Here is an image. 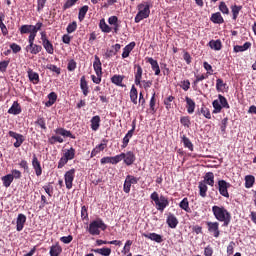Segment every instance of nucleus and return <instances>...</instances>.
Returning a JSON list of instances; mask_svg holds the SVG:
<instances>
[{
  "mask_svg": "<svg viewBox=\"0 0 256 256\" xmlns=\"http://www.w3.org/2000/svg\"><path fill=\"white\" fill-rule=\"evenodd\" d=\"M212 213L217 221L223 223V227H229V223H231V213L227 211L225 206H213Z\"/></svg>",
  "mask_w": 256,
  "mask_h": 256,
  "instance_id": "1",
  "label": "nucleus"
},
{
  "mask_svg": "<svg viewBox=\"0 0 256 256\" xmlns=\"http://www.w3.org/2000/svg\"><path fill=\"white\" fill-rule=\"evenodd\" d=\"M150 199H151V201L154 202L157 211H161V213H163L165 211V209H167V207H169V198H167L164 195L159 196V193H157L156 191H154L150 195Z\"/></svg>",
  "mask_w": 256,
  "mask_h": 256,
  "instance_id": "2",
  "label": "nucleus"
},
{
  "mask_svg": "<svg viewBox=\"0 0 256 256\" xmlns=\"http://www.w3.org/2000/svg\"><path fill=\"white\" fill-rule=\"evenodd\" d=\"M42 27H43V23L41 22H37L36 25L24 24L19 28V31L21 35L29 34L28 36V40H29L37 37V32L41 31Z\"/></svg>",
  "mask_w": 256,
  "mask_h": 256,
  "instance_id": "3",
  "label": "nucleus"
},
{
  "mask_svg": "<svg viewBox=\"0 0 256 256\" xmlns=\"http://www.w3.org/2000/svg\"><path fill=\"white\" fill-rule=\"evenodd\" d=\"M137 9L138 13L134 18L135 23H141L143 19H147L151 15V6L148 2L138 4Z\"/></svg>",
  "mask_w": 256,
  "mask_h": 256,
  "instance_id": "4",
  "label": "nucleus"
},
{
  "mask_svg": "<svg viewBox=\"0 0 256 256\" xmlns=\"http://www.w3.org/2000/svg\"><path fill=\"white\" fill-rule=\"evenodd\" d=\"M106 229L107 224L103 222V219L98 218L90 222L88 232L90 235H101V231H106Z\"/></svg>",
  "mask_w": 256,
  "mask_h": 256,
  "instance_id": "5",
  "label": "nucleus"
},
{
  "mask_svg": "<svg viewBox=\"0 0 256 256\" xmlns=\"http://www.w3.org/2000/svg\"><path fill=\"white\" fill-rule=\"evenodd\" d=\"M75 153L76 151L73 147H71L70 149H66L58 162V169H63V167L67 165L69 161H73V159H75Z\"/></svg>",
  "mask_w": 256,
  "mask_h": 256,
  "instance_id": "6",
  "label": "nucleus"
},
{
  "mask_svg": "<svg viewBox=\"0 0 256 256\" xmlns=\"http://www.w3.org/2000/svg\"><path fill=\"white\" fill-rule=\"evenodd\" d=\"M121 161H124L125 165L127 167H131L135 161H137V157L135 156V153L133 151H128L126 153L120 154Z\"/></svg>",
  "mask_w": 256,
  "mask_h": 256,
  "instance_id": "7",
  "label": "nucleus"
},
{
  "mask_svg": "<svg viewBox=\"0 0 256 256\" xmlns=\"http://www.w3.org/2000/svg\"><path fill=\"white\" fill-rule=\"evenodd\" d=\"M28 43L29 44L26 46V51L31 53V55H37L43 51V47L41 45L35 44V38H30Z\"/></svg>",
  "mask_w": 256,
  "mask_h": 256,
  "instance_id": "8",
  "label": "nucleus"
},
{
  "mask_svg": "<svg viewBox=\"0 0 256 256\" xmlns=\"http://www.w3.org/2000/svg\"><path fill=\"white\" fill-rule=\"evenodd\" d=\"M231 187V183H228L225 180L218 181V191L222 197H226L229 199V188Z\"/></svg>",
  "mask_w": 256,
  "mask_h": 256,
  "instance_id": "9",
  "label": "nucleus"
},
{
  "mask_svg": "<svg viewBox=\"0 0 256 256\" xmlns=\"http://www.w3.org/2000/svg\"><path fill=\"white\" fill-rule=\"evenodd\" d=\"M66 189H73V181H75V168L68 170L64 174Z\"/></svg>",
  "mask_w": 256,
  "mask_h": 256,
  "instance_id": "10",
  "label": "nucleus"
},
{
  "mask_svg": "<svg viewBox=\"0 0 256 256\" xmlns=\"http://www.w3.org/2000/svg\"><path fill=\"white\" fill-rule=\"evenodd\" d=\"M134 83L140 88H143V84H141V80L143 79V68L139 64L134 65Z\"/></svg>",
  "mask_w": 256,
  "mask_h": 256,
  "instance_id": "11",
  "label": "nucleus"
},
{
  "mask_svg": "<svg viewBox=\"0 0 256 256\" xmlns=\"http://www.w3.org/2000/svg\"><path fill=\"white\" fill-rule=\"evenodd\" d=\"M208 233L213 235L216 239L221 235V230H219V222H206Z\"/></svg>",
  "mask_w": 256,
  "mask_h": 256,
  "instance_id": "12",
  "label": "nucleus"
},
{
  "mask_svg": "<svg viewBox=\"0 0 256 256\" xmlns=\"http://www.w3.org/2000/svg\"><path fill=\"white\" fill-rule=\"evenodd\" d=\"M8 135H9V137H12L13 139L16 140V142H14V144H13V146L16 149H19V147H21V145H23V143L25 142V136L15 132V131H9Z\"/></svg>",
  "mask_w": 256,
  "mask_h": 256,
  "instance_id": "13",
  "label": "nucleus"
},
{
  "mask_svg": "<svg viewBox=\"0 0 256 256\" xmlns=\"http://www.w3.org/2000/svg\"><path fill=\"white\" fill-rule=\"evenodd\" d=\"M107 143H109V140L103 139L102 142L92 150L90 155L91 159H93V157H97L100 151H105V149H107Z\"/></svg>",
  "mask_w": 256,
  "mask_h": 256,
  "instance_id": "14",
  "label": "nucleus"
},
{
  "mask_svg": "<svg viewBox=\"0 0 256 256\" xmlns=\"http://www.w3.org/2000/svg\"><path fill=\"white\" fill-rule=\"evenodd\" d=\"M32 167L37 177H41V175H43V168H41V162H39V159L35 154L33 155V158H32Z\"/></svg>",
  "mask_w": 256,
  "mask_h": 256,
  "instance_id": "15",
  "label": "nucleus"
},
{
  "mask_svg": "<svg viewBox=\"0 0 256 256\" xmlns=\"http://www.w3.org/2000/svg\"><path fill=\"white\" fill-rule=\"evenodd\" d=\"M135 120L132 122V129L127 132V134L124 136L122 140V149H125L127 145H129V141L133 137V133H135Z\"/></svg>",
  "mask_w": 256,
  "mask_h": 256,
  "instance_id": "16",
  "label": "nucleus"
},
{
  "mask_svg": "<svg viewBox=\"0 0 256 256\" xmlns=\"http://www.w3.org/2000/svg\"><path fill=\"white\" fill-rule=\"evenodd\" d=\"M142 237L145 239H150V241H155V243H163V236L161 234L153 233H143Z\"/></svg>",
  "mask_w": 256,
  "mask_h": 256,
  "instance_id": "17",
  "label": "nucleus"
},
{
  "mask_svg": "<svg viewBox=\"0 0 256 256\" xmlns=\"http://www.w3.org/2000/svg\"><path fill=\"white\" fill-rule=\"evenodd\" d=\"M166 223L170 229H175L177 225H179V220L177 219V216L173 213H169L168 217L166 219Z\"/></svg>",
  "mask_w": 256,
  "mask_h": 256,
  "instance_id": "18",
  "label": "nucleus"
},
{
  "mask_svg": "<svg viewBox=\"0 0 256 256\" xmlns=\"http://www.w3.org/2000/svg\"><path fill=\"white\" fill-rule=\"evenodd\" d=\"M25 223H27V216L25 214H18L16 219V231H21L25 227Z\"/></svg>",
  "mask_w": 256,
  "mask_h": 256,
  "instance_id": "19",
  "label": "nucleus"
},
{
  "mask_svg": "<svg viewBox=\"0 0 256 256\" xmlns=\"http://www.w3.org/2000/svg\"><path fill=\"white\" fill-rule=\"evenodd\" d=\"M147 63L151 64V69L155 72V75H161V68H159V62L152 57L146 58Z\"/></svg>",
  "mask_w": 256,
  "mask_h": 256,
  "instance_id": "20",
  "label": "nucleus"
},
{
  "mask_svg": "<svg viewBox=\"0 0 256 256\" xmlns=\"http://www.w3.org/2000/svg\"><path fill=\"white\" fill-rule=\"evenodd\" d=\"M63 253V247L59 244V242H56L50 247L49 255L50 256H59Z\"/></svg>",
  "mask_w": 256,
  "mask_h": 256,
  "instance_id": "21",
  "label": "nucleus"
},
{
  "mask_svg": "<svg viewBox=\"0 0 256 256\" xmlns=\"http://www.w3.org/2000/svg\"><path fill=\"white\" fill-rule=\"evenodd\" d=\"M80 89L84 97H87V95H89V83L87 82V78H85V75L80 78Z\"/></svg>",
  "mask_w": 256,
  "mask_h": 256,
  "instance_id": "22",
  "label": "nucleus"
},
{
  "mask_svg": "<svg viewBox=\"0 0 256 256\" xmlns=\"http://www.w3.org/2000/svg\"><path fill=\"white\" fill-rule=\"evenodd\" d=\"M185 101L187 113H189V115H193V113H195V100L191 99L189 96H186Z\"/></svg>",
  "mask_w": 256,
  "mask_h": 256,
  "instance_id": "23",
  "label": "nucleus"
},
{
  "mask_svg": "<svg viewBox=\"0 0 256 256\" xmlns=\"http://www.w3.org/2000/svg\"><path fill=\"white\" fill-rule=\"evenodd\" d=\"M54 133L56 135H61L62 137H69L70 139H75V135L71 133V131L65 129V128H56L54 130Z\"/></svg>",
  "mask_w": 256,
  "mask_h": 256,
  "instance_id": "24",
  "label": "nucleus"
},
{
  "mask_svg": "<svg viewBox=\"0 0 256 256\" xmlns=\"http://www.w3.org/2000/svg\"><path fill=\"white\" fill-rule=\"evenodd\" d=\"M93 68L96 74H103L101 58H99L97 55L94 56Z\"/></svg>",
  "mask_w": 256,
  "mask_h": 256,
  "instance_id": "25",
  "label": "nucleus"
},
{
  "mask_svg": "<svg viewBox=\"0 0 256 256\" xmlns=\"http://www.w3.org/2000/svg\"><path fill=\"white\" fill-rule=\"evenodd\" d=\"M202 183H205V185H210V187H213L215 185V174L213 172H208L204 176V181Z\"/></svg>",
  "mask_w": 256,
  "mask_h": 256,
  "instance_id": "26",
  "label": "nucleus"
},
{
  "mask_svg": "<svg viewBox=\"0 0 256 256\" xmlns=\"http://www.w3.org/2000/svg\"><path fill=\"white\" fill-rule=\"evenodd\" d=\"M135 42H130L128 45H126L123 48V52H122V59H127V57H129V55L131 54V51H133V49H135Z\"/></svg>",
  "mask_w": 256,
  "mask_h": 256,
  "instance_id": "27",
  "label": "nucleus"
},
{
  "mask_svg": "<svg viewBox=\"0 0 256 256\" xmlns=\"http://www.w3.org/2000/svg\"><path fill=\"white\" fill-rule=\"evenodd\" d=\"M9 115H20L21 113V105L19 102L14 101L12 106L8 109Z\"/></svg>",
  "mask_w": 256,
  "mask_h": 256,
  "instance_id": "28",
  "label": "nucleus"
},
{
  "mask_svg": "<svg viewBox=\"0 0 256 256\" xmlns=\"http://www.w3.org/2000/svg\"><path fill=\"white\" fill-rule=\"evenodd\" d=\"M124 79H125V76L115 74L114 76L111 77V83H113L114 85H117V87H125V85H123Z\"/></svg>",
  "mask_w": 256,
  "mask_h": 256,
  "instance_id": "29",
  "label": "nucleus"
},
{
  "mask_svg": "<svg viewBox=\"0 0 256 256\" xmlns=\"http://www.w3.org/2000/svg\"><path fill=\"white\" fill-rule=\"evenodd\" d=\"M92 131H98L101 126V117L96 115L90 120Z\"/></svg>",
  "mask_w": 256,
  "mask_h": 256,
  "instance_id": "30",
  "label": "nucleus"
},
{
  "mask_svg": "<svg viewBox=\"0 0 256 256\" xmlns=\"http://www.w3.org/2000/svg\"><path fill=\"white\" fill-rule=\"evenodd\" d=\"M210 20L212 23H216L217 25L225 23V19H223V16H221L220 12L213 13Z\"/></svg>",
  "mask_w": 256,
  "mask_h": 256,
  "instance_id": "31",
  "label": "nucleus"
},
{
  "mask_svg": "<svg viewBox=\"0 0 256 256\" xmlns=\"http://www.w3.org/2000/svg\"><path fill=\"white\" fill-rule=\"evenodd\" d=\"M139 97V92L137 91V88L135 85H132L130 89V101L134 104L137 105V99Z\"/></svg>",
  "mask_w": 256,
  "mask_h": 256,
  "instance_id": "32",
  "label": "nucleus"
},
{
  "mask_svg": "<svg viewBox=\"0 0 256 256\" xmlns=\"http://www.w3.org/2000/svg\"><path fill=\"white\" fill-rule=\"evenodd\" d=\"M109 25H114V33H119V18L117 16H111L108 18Z\"/></svg>",
  "mask_w": 256,
  "mask_h": 256,
  "instance_id": "33",
  "label": "nucleus"
},
{
  "mask_svg": "<svg viewBox=\"0 0 256 256\" xmlns=\"http://www.w3.org/2000/svg\"><path fill=\"white\" fill-rule=\"evenodd\" d=\"M3 21H5V14H0L1 33L4 37H7V35H9V30L7 29V26L5 25V23Z\"/></svg>",
  "mask_w": 256,
  "mask_h": 256,
  "instance_id": "34",
  "label": "nucleus"
},
{
  "mask_svg": "<svg viewBox=\"0 0 256 256\" xmlns=\"http://www.w3.org/2000/svg\"><path fill=\"white\" fill-rule=\"evenodd\" d=\"M174 101H175V96H173V95H170V96L164 98L163 103L165 105L166 111H171V109H173L172 102H174Z\"/></svg>",
  "mask_w": 256,
  "mask_h": 256,
  "instance_id": "35",
  "label": "nucleus"
},
{
  "mask_svg": "<svg viewBox=\"0 0 256 256\" xmlns=\"http://www.w3.org/2000/svg\"><path fill=\"white\" fill-rule=\"evenodd\" d=\"M28 78L34 85H37V83H39V73L34 72L31 69L28 70Z\"/></svg>",
  "mask_w": 256,
  "mask_h": 256,
  "instance_id": "36",
  "label": "nucleus"
},
{
  "mask_svg": "<svg viewBox=\"0 0 256 256\" xmlns=\"http://www.w3.org/2000/svg\"><path fill=\"white\" fill-rule=\"evenodd\" d=\"M198 188H199V195L200 197H207V191H208V187H207V184H205V182L201 181L199 182V185H198Z\"/></svg>",
  "mask_w": 256,
  "mask_h": 256,
  "instance_id": "37",
  "label": "nucleus"
},
{
  "mask_svg": "<svg viewBox=\"0 0 256 256\" xmlns=\"http://www.w3.org/2000/svg\"><path fill=\"white\" fill-rule=\"evenodd\" d=\"M208 45L211 49H214V51H221L223 47L221 40H211Z\"/></svg>",
  "mask_w": 256,
  "mask_h": 256,
  "instance_id": "38",
  "label": "nucleus"
},
{
  "mask_svg": "<svg viewBox=\"0 0 256 256\" xmlns=\"http://www.w3.org/2000/svg\"><path fill=\"white\" fill-rule=\"evenodd\" d=\"M46 53L49 55H53L55 53V48L53 47V43L51 41L47 40L46 42L42 43Z\"/></svg>",
  "mask_w": 256,
  "mask_h": 256,
  "instance_id": "39",
  "label": "nucleus"
},
{
  "mask_svg": "<svg viewBox=\"0 0 256 256\" xmlns=\"http://www.w3.org/2000/svg\"><path fill=\"white\" fill-rule=\"evenodd\" d=\"M180 209H183L186 213H191V207H189V199L184 198L180 203H179Z\"/></svg>",
  "mask_w": 256,
  "mask_h": 256,
  "instance_id": "40",
  "label": "nucleus"
},
{
  "mask_svg": "<svg viewBox=\"0 0 256 256\" xmlns=\"http://www.w3.org/2000/svg\"><path fill=\"white\" fill-rule=\"evenodd\" d=\"M241 9H243V6H238V5L231 6L232 19L234 21H237V17H239V13L241 12Z\"/></svg>",
  "mask_w": 256,
  "mask_h": 256,
  "instance_id": "41",
  "label": "nucleus"
},
{
  "mask_svg": "<svg viewBox=\"0 0 256 256\" xmlns=\"http://www.w3.org/2000/svg\"><path fill=\"white\" fill-rule=\"evenodd\" d=\"M13 181H14V179L11 174H7L2 177L3 186L6 188L11 187V183H13Z\"/></svg>",
  "mask_w": 256,
  "mask_h": 256,
  "instance_id": "42",
  "label": "nucleus"
},
{
  "mask_svg": "<svg viewBox=\"0 0 256 256\" xmlns=\"http://www.w3.org/2000/svg\"><path fill=\"white\" fill-rule=\"evenodd\" d=\"M255 185V176L253 175H247L245 177V187L246 189H251Z\"/></svg>",
  "mask_w": 256,
  "mask_h": 256,
  "instance_id": "43",
  "label": "nucleus"
},
{
  "mask_svg": "<svg viewBox=\"0 0 256 256\" xmlns=\"http://www.w3.org/2000/svg\"><path fill=\"white\" fill-rule=\"evenodd\" d=\"M87 11H89V6L87 5H84L79 9L78 19L80 22L85 19V15H87Z\"/></svg>",
  "mask_w": 256,
  "mask_h": 256,
  "instance_id": "44",
  "label": "nucleus"
},
{
  "mask_svg": "<svg viewBox=\"0 0 256 256\" xmlns=\"http://www.w3.org/2000/svg\"><path fill=\"white\" fill-rule=\"evenodd\" d=\"M218 101L220 102L222 109H230L231 108V106H229V102L227 101V98H225V96L219 94Z\"/></svg>",
  "mask_w": 256,
  "mask_h": 256,
  "instance_id": "45",
  "label": "nucleus"
},
{
  "mask_svg": "<svg viewBox=\"0 0 256 256\" xmlns=\"http://www.w3.org/2000/svg\"><path fill=\"white\" fill-rule=\"evenodd\" d=\"M182 143L186 149H189V151H193V143L187 136H182Z\"/></svg>",
  "mask_w": 256,
  "mask_h": 256,
  "instance_id": "46",
  "label": "nucleus"
},
{
  "mask_svg": "<svg viewBox=\"0 0 256 256\" xmlns=\"http://www.w3.org/2000/svg\"><path fill=\"white\" fill-rule=\"evenodd\" d=\"M212 107L214 108L212 111L214 114L221 113V111H223V106H221V102H219V100H214L212 102Z\"/></svg>",
  "mask_w": 256,
  "mask_h": 256,
  "instance_id": "47",
  "label": "nucleus"
},
{
  "mask_svg": "<svg viewBox=\"0 0 256 256\" xmlns=\"http://www.w3.org/2000/svg\"><path fill=\"white\" fill-rule=\"evenodd\" d=\"M225 87H227V83L223 82V79L218 78L216 80V91H218V93H222Z\"/></svg>",
  "mask_w": 256,
  "mask_h": 256,
  "instance_id": "48",
  "label": "nucleus"
},
{
  "mask_svg": "<svg viewBox=\"0 0 256 256\" xmlns=\"http://www.w3.org/2000/svg\"><path fill=\"white\" fill-rule=\"evenodd\" d=\"M34 125H38L43 131H47V123L45 122V118L40 117L35 122Z\"/></svg>",
  "mask_w": 256,
  "mask_h": 256,
  "instance_id": "49",
  "label": "nucleus"
},
{
  "mask_svg": "<svg viewBox=\"0 0 256 256\" xmlns=\"http://www.w3.org/2000/svg\"><path fill=\"white\" fill-rule=\"evenodd\" d=\"M99 27L103 33H111V28L105 22V19L100 20Z\"/></svg>",
  "mask_w": 256,
  "mask_h": 256,
  "instance_id": "50",
  "label": "nucleus"
},
{
  "mask_svg": "<svg viewBox=\"0 0 256 256\" xmlns=\"http://www.w3.org/2000/svg\"><path fill=\"white\" fill-rule=\"evenodd\" d=\"M155 92L152 94V97H151V99H150V103H149V105H150V111L152 112V113H157V109L155 108V105H156V103H157V99L155 98Z\"/></svg>",
  "mask_w": 256,
  "mask_h": 256,
  "instance_id": "51",
  "label": "nucleus"
},
{
  "mask_svg": "<svg viewBox=\"0 0 256 256\" xmlns=\"http://www.w3.org/2000/svg\"><path fill=\"white\" fill-rule=\"evenodd\" d=\"M95 253L102 256H109L111 255V248H98L95 250Z\"/></svg>",
  "mask_w": 256,
  "mask_h": 256,
  "instance_id": "52",
  "label": "nucleus"
},
{
  "mask_svg": "<svg viewBox=\"0 0 256 256\" xmlns=\"http://www.w3.org/2000/svg\"><path fill=\"white\" fill-rule=\"evenodd\" d=\"M63 138L61 136H52L48 139L50 145H55V143H63Z\"/></svg>",
  "mask_w": 256,
  "mask_h": 256,
  "instance_id": "53",
  "label": "nucleus"
},
{
  "mask_svg": "<svg viewBox=\"0 0 256 256\" xmlns=\"http://www.w3.org/2000/svg\"><path fill=\"white\" fill-rule=\"evenodd\" d=\"M46 69H49V71L56 73V75H61V68L57 67V65L55 64H48L46 66Z\"/></svg>",
  "mask_w": 256,
  "mask_h": 256,
  "instance_id": "54",
  "label": "nucleus"
},
{
  "mask_svg": "<svg viewBox=\"0 0 256 256\" xmlns=\"http://www.w3.org/2000/svg\"><path fill=\"white\" fill-rule=\"evenodd\" d=\"M219 11H221L223 15H229V7H227V4L224 1L220 2Z\"/></svg>",
  "mask_w": 256,
  "mask_h": 256,
  "instance_id": "55",
  "label": "nucleus"
},
{
  "mask_svg": "<svg viewBox=\"0 0 256 256\" xmlns=\"http://www.w3.org/2000/svg\"><path fill=\"white\" fill-rule=\"evenodd\" d=\"M79 0H66L65 4L63 5L62 9L63 11H67V9H71L75 3H77Z\"/></svg>",
  "mask_w": 256,
  "mask_h": 256,
  "instance_id": "56",
  "label": "nucleus"
},
{
  "mask_svg": "<svg viewBox=\"0 0 256 256\" xmlns=\"http://www.w3.org/2000/svg\"><path fill=\"white\" fill-rule=\"evenodd\" d=\"M180 123L184 127H190L191 126V119L189 118V116H183V117L180 118Z\"/></svg>",
  "mask_w": 256,
  "mask_h": 256,
  "instance_id": "57",
  "label": "nucleus"
},
{
  "mask_svg": "<svg viewBox=\"0 0 256 256\" xmlns=\"http://www.w3.org/2000/svg\"><path fill=\"white\" fill-rule=\"evenodd\" d=\"M10 60H4L0 62V72L5 73L7 71V67H9Z\"/></svg>",
  "mask_w": 256,
  "mask_h": 256,
  "instance_id": "58",
  "label": "nucleus"
},
{
  "mask_svg": "<svg viewBox=\"0 0 256 256\" xmlns=\"http://www.w3.org/2000/svg\"><path fill=\"white\" fill-rule=\"evenodd\" d=\"M66 31L67 33H75V31H77V22L74 21L68 24Z\"/></svg>",
  "mask_w": 256,
  "mask_h": 256,
  "instance_id": "59",
  "label": "nucleus"
},
{
  "mask_svg": "<svg viewBox=\"0 0 256 256\" xmlns=\"http://www.w3.org/2000/svg\"><path fill=\"white\" fill-rule=\"evenodd\" d=\"M67 69L71 72L75 71L77 69V62L74 59H71L68 62Z\"/></svg>",
  "mask_w": 256,
  "mask_h": 256,
  "instance_id": "60",
  "label": "nucleus"
},
{
  "mask_svg": "<svg viewBox=\"0 0 256 256\" xmlns=\"http://www.w3.org/2000/svg\"><path fill=\"white\" fill-rule=\"evenodd\" d=\"M200 113H202L206 119H211V111H209V108L202 107Z\"/></svg>",
  "mask_w": 256,
  "mask_h": 256,
  "instance_id": "61",
  "label": "nucleus"
},
{
  "mask_svg": "<svg viewBox=\"0 0 256 256\" xmlns=\"http://www.w3.org/2000/svg\"><path fill=\"white\" fill-rule=\"evenodd\" d=\"M60 241L62 243H64L65 245H69V243H71V241H73V236L72 235H68V236H62L60 238Z\"/></svg>",
  "mask_w": 256,
  "mask_h": 256,
  "instance_id": "62",
  "label": "nucleus"
},
{
  "mask_svg": "<svg viewBox=\"0 0 256 256\" xmlns=\"http://www.w3.org/2000/svg\"><path fill=\"white\" fill-rule=\"evenodd\" d=\"M102 77H103V74H96V76L92 75L91 79H92L93 83H95L96 85H99L101 83Z\"/></svg>",
  "mask_w": 256,
  "mask_h": 256,
  "instance_id": "63",
  "label": "nucleus"
},
{
  "mask_svg": "<svg viewBox=\"0 0 256 256\" xmlns=\"http://www.w3.org/2000/svg\"><path fill=\"white\" fill-rule=\"evenodd\" d=\"M204 255L213 256V247H211V245H208L204 248Z\"/></svg>",
  "mask_w": 256,
  "mask_h": 256,
  "instance_id": "64",
  "label": "nucleus"
}]
</instances>
